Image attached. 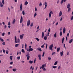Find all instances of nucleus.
Returning <instances> with one entry per match:
<instances>
[{
	"label": "nucleus",
	"mask_w": 73,
	"mask_h": 73,
	"mask_svg": "<svg viewBox=\"0 0 73 73\" xmlns=\"http://www.w3.org/2000/svg\"><path fill=\"white\" fill-rule=\"evenodd\" d=\"M15 43H19L20 41V40L19 38H18L17 39V37H16V36H15Z\"/></svg>",
	"instance_id": "f257e3e1"
},
{
	"label": "nucleus",
	"mask_w": 73,
	"mask_h": 73,
	"mask_svg": "<svg viewBox=\"0 0 73 73\" xmlns=\"http://www.w3.org/2000/svg\"><path fill=\"white\" fill-rule=\"evenodd\" d=\"M46 66V64H43L42 66L40 67V69H43V70L44 71H46V69L45 68H44V67H45Z\"/></svg>",
	"instance_id": "f03ea898"
},
{
	"label": "nucleus",
	"mask_w": 73,
	"mask_h": 73,
	"mask_svg": "<svg viewBox=\"0 0 73 73\" xmlns=\"http://www.w3.org/2000/svg\"><path fill=\"white\" fill-rule=\"evenodd\" d=\"M53 47V44H52L51 45H50L49 47V49L51 51L53 50V48H52Z\"/></svg>",
	"instance_id": "7ed1b4c3"
},
{
	"label": "nucleus",
	"mask_w": 73,
	"mask_h": 73,
	"mask_svg": "<svg viewBox=\"0 0 73 73\" xmlns=\"http://www.w3.org/2000/svg\"><path fill=\"white\" fill-rule=\"evenodd\" d=\"M53 11H51L49 13V17L50 18L51 17V16L52 15H53Z\"/></svg>",
	"instance_id": "20e7f679"
},
{
	"label": "nucleus",
	"mask_w": 73,
	"mask_h": 73,
	"mask_svg": "<svg viewBox=\"0 0 73 73\" xmlns=\"http://www.w3.org/2000/svg\"><path fill=\"white\" fill-rule=\"evenodd\" d=\"M19 37L21 40L23 39V37H24V34H23L22 35H20Z\"/></svg>",
	"instance_id": "39448f33"
},
{
	"label": "nucleus",
	"mask_w": 73,
	"mask_h": 73,
	"mask_svg": "<svg viewBox=\"0 0 73 73\" xmlns=\"http://www.w3.org/2000/svg\"><path fill=\"white\" fill-rule=\"evenodd\" d=\"M27 51H28V52H31L32 51H33V48H29V49H27Z\"/></svg>",
	"instance_id": "423d86ee"
},
{
	"label": "nucleus",
	"mask_w": 73,
	"mask_h": 73,
	"mask_svg": "<svg viewBox=\"0 0 73 73\" xmlns=\"http://www.w3.org/2000/svg\"><path fill=\"white\" fill-rule=\"evenodd\" d=\"M30 20H28L27 22V25L28 27H29V26L30 25Z\"/></svg>",
	"instance_id": "0eeeda50"
},
{
	"label": "nucleus",
	"mask_w": 73,
	"mask_h": 73,
	"mask_svg": "<svg viewBox=\"0 0 73 73\" xmlns=\"http://www.w3.org/2000/svg\"><path fill=\"white\" fill-rule=\"evenodd\" d=\"M23 16H21V19H20V24H21V23H22V22H23Z\"/></svg>",
	"instance_id": "6e6552de"
},
{
	"label": "nucleus",
	"mask_w": 73,
	"mask_h": 73,
	"mask_svg": "<svg viewBox=\"0 0 73 73\" xmlns=\"http://www.w3.org/2000/svg\"><path fill=\"white\" fill-rule=\"evenodd\" d=\"M20 9L21 11H22V10H23V4H21Z\"/></svg>",
	"instance_id": "1a4fd4ad"
},
{
	"label": "nucleus",
	"mask_w": 73,
	"mask_h": 73,
	"mask_svg": "<svg viewBox=\"0 0 73 73\" xmlns=\"http://www.w3.org/2000/svg\"><path fill=\"white\" fill-rule=\"evenodd\" d=\"M45 5L44 9H45L46 8V7H47V3L46 2H45V3L43 4V5Z\"/></svg>",
	"instance_id": "9d476101"
},
{
	"label": "nucleus",
	"mask_w": 73,
	"mask_h": 73,
	"mask_svg": "<svg viewBox=\"0 0 73 73\" xmlns=\"http://www.w3.org/2000/svg\"><path fill=\"white\" fill-rule=\"evenodd\" d=\"M66 0H62L61 1V2H60V4H62L64 2H66Z\"/></svg>",
	"instance_id": "9b49d317"
},
{
	"label": "nucleus",
	"mask_w": 73,
	"mask_h": 73,
	"mask_svg": "<svg viewBox=\"0 0 73 73\" xmlns=\"http://www.w3.org/2000/svg\"><path fill=\"white\" fill-rule=\"evenodd\" d=\"M41 56L40 54H38V57H39V60H41Z\"/></svg>",
	"instance_id": "f8f14e48"
},
{
	"label": "nucleus",
	"mask_w": 73,
	"mask_h": 73,
	"mask_svg": "<svg viewBox=\"0 0 73 73\" xmlns=\"http://www.w3.org/2000/svg\"><path fill=\"white\" fill-rule=\"evenodd\" d=\"M70 3H68L67 6V8H70Z\"/></svg>",
	"instance_id": "ddd939ff"
},
{
	"label": "nucleus",
	"mask_w": 73,
	"mask_h": 73,
	"mask_svg": "<svg viewBox=\"0 0 73 73\" xmlns=\"http://www.w3.org/2000/svg\"><path fill=\"white\" fill-rule=\"evenodd\" d=\"M15 23H16V19H14L12 23L13 24H14Z\"/></svg>",
	"instance_id": "4468645a"
},
{
	"label": "nucleus",
	"mask_w": 73,
	"mask_h": 73,
	"mask_svg": "<svg viewBox=\"0 0 73 73\" xmlns=\"http://www.w3.org/2000/svg\"><path fill=\"white\" fill-rule=\"evenodd\" d=\"M66 31V29H65V27H64L63 29V33H65V32Z\"/></svg>",
	"instance_id": "2eb2a0df"
},
{
	"label": "nucleus",
	"mask_w": 73,
	"mask_h": 73,
	"mask_svg": "<svg viewBox=\"0 0 73 73\" xmlns=\"http://www.w3.org/2000/svg\"><path fill=\"white\" fill-rule=\"evenodd\" d=\"M60 56H63V54H64V51H62L60 53Z\"/></svg>",
	"instance_id": "dca6fc26"
},
{
	"label": "nucleus",
	"mask_w": 73,
	"mask_h": 73,
	"mask_svg": "<svg viewBox=\"0 0 73 73\" xmlns=\"http://www.w3.org/2000/svg\"><path fill=\"white\" fill-rule=\"evenodd\" d=\"M72 42H73V39H70L69 40V42L70 44H71V43H72Z\"/></svg>",
	"instance_id": "f3484780"
},
{
	"label": "nucleus",
	"mask_w": 73,
	"mask_h": 73,
	"mask_svg": "<svg viewBox=\"0 0 73 73\" xmlns=\"http://www.w3.org/2000/svg\"><path fill=\"white\" fill-rule=\"evenodd\" d=\"M0 6L1 7H3V3H2V2L1 1H0Z\"/></svg>",
	"instance_id": "a211bd4d"
},
{
	"label": "nucleus",
	"mask_w": 73,
	"mask_h": 73,
	"mask_svg": "<svg viewBox=\"0 0 73 73\" xmlns=\"http://www.w3.org/2000/svg\"><path fill=\"white\" fill-rule=\"evenodd\" d=\"M61 15H62V11H60L59 13V17H60Z\"/></svg>",
	"instance_id": "6ab92c4d"
},
{
	"label": "nucleus",
	"mask_w": 73,
	"mask_h": 73,
	"mask_svg": "<svg viewBox=\"0 0 73 73\" xmlns=\"http://www.w3.org/2000/svg\"><path fill=\"white\" fill-rule=\"evenodd\" d=\"M44 32H42V38H43L44 37Z\"/></svg>",
	"instance_id": "aec40b11"
},
{
	"label": "nucleus",
	"mask_w": 73,
	"mask_h": 73,
	"mask_svg": "<svg viewBox=\"0 0 73 73\" xmlns=\"http://www.w3.org/2000/svg\"><path fill=\"white\" fill-rule=\"evenodd\" d=\"M28 2L27 1H26L25 2V5H28Z\"/></svg>",
	"instance_id": "412c9836"
},
{
	"label": "nucleus",
	"mask_w": 73,
	"mask_h": 73,
	"mask_svg": "<svg viewBox=\"0 0 73 73\" xmlns=\"http://www.w3.org/2000/svg\"><path fill=\"white\" fill-rule=\"evenodd\" d=\"M37 50H39V51H40V52H41V51H42V50H41V49L40 48H38Z\"/></svg>",
	"instance_id": "4be33fe9"
},
{
	"label": "nucleus",
	"mask_w": 73,
	"mask_h": 73,
	"mask_svg": "<svg viewBox=\"0 0 73 73\" xmlns=\"http://www.w3.org/2000/svg\"><path fill=\"white\" fill-rule=\"evenodd\" d=\"M57 63H58V61H56L54 63V65H56L57 64Z\"/></svg>",
	"instance_id": "5701e85b"
},
{
	"label": "nucleus",
	"mask_w": 73,
	"mask_h": 73,
	"mask_svg": "<svg viewBox=\"0 0 73 73\" xmlns=\"http://www.w3.org/2000/svg\"><path fill=\"white\" fill-rule=\"evenodd\" d=\"M30 54H29V52H28L27 53V54L26 55V57H28V56H30L29 55H30Z\"/></svg>",
	"instance_id": "b1692460"
},
{
	"label": "nucleus",
	"mask_w": 73,
	"mask_h": 73,
	"mask_svg": "<svg viewBox=\"0 0 73 73\" xmlns=\"http://www.w3.org/2000/svg\"><path fill=\"white\" fill-rule=\"evenodd\" d=\"M60 48L59 47L58 48H57V51L58 52L59 51H60Z\"/></svg>",
	"instance_id": "393cba45"
},
{
	"label": "nucleus",
	"mask_w": 73,
	"mask_h": 73,
	"mask_svg": "<svg viewBox=\"0 0 73 73\" xmlns=\"http://www.w3.org/2000/svg\"><path fill=\"white\" fill-rule=\"evenodd\" d=\"M54 37L55 38H56L57 37V34L56 33H55L54 35Z\"/></svg>",
	"instance_id": "a878e982"
},
{
	"label": "nucleus",
	"mask_w": 73,
	"mask_h": 73,
	"mask_svg": "<svg viewBox=\"0 0 73 73\" xmlns=\"http://www.w3.org/2000/svg\"><path fill=\"white\" fill-rule=\"evenodd\" d=\"M33 61H31V60H30L29 61V63H30V64H32V63H33Z\"/></svg>",
	"instance_id": "bb28decb"
},
{
	"label": "nucleus",
	"mask_w": 73,
	"mask_h": 73,
	"mask_svg": "<svg viewBox=\"0 0 73 73\" xmlns=\"http://www.w3.org/2000/svg\"><path fill=\"white\" fill-rule=\"evenodd\" d=\"M44 39L45 40H47V37L46 36H44Z\"/></svg>",
	"instance_id": "cd10ccee"
},
{
	"label": "nucleus",
	"mask_w": 73,
	"mask_h": 73,
	"mask_svg": "<svg viewBox=\"0 0 73 73\" xmlns=\"http://www.w3.org/2000/svg\"><path fill=\"white\" fill-rule=\"evenodd\" d=\"M21 52L22 53H25V52L24 49H23L21 50Z\"/></svg>",
	"instance_id": "c85d7f7f"
},
{
	"label": "nucleus",
	"mask_w": 73,
	"mask_h": 73,
	"mask_svg": "<svg viewBox=\"0 0 73 73\" xmlns=\"http://www.w3.org/2000/svg\"><path fill=\"white\" fill-rule=\"evenodd\" d=\"M19 44H16L15 46V47H18V46H19Z\"/></svg>",
	"instance_id": "c756f323"
},
{
	"label": "nucleus",
	"mask_w": 73,
	"mask_h": 73,
	"mask_svg": "<svg viewBox=\"0 0 73 73\" xmlns=\"http://www.w3.org/2000/svg\"><path fill=\"white\" fill-rule=\"evenodd\" d=\"M12 58H13V57L12 56H10V58L11 60V61L12 60Z\"/></svg>",
	"instance_id": "7c9ffc66"
},
{
	"label": "nucleus",
	"mask_w": 73,
	"mask_h": 73,
	"mask_svg": "<svg viewBox=\"0 0 73 73\" xmlns=\"http://www.w3.org/2000/svg\"><path fill=\"white\" fill-rule=\"evenodd\" d=\"M35 39H36L37 41H40V39H38V38H35Z\"/></svg>",
	"instance_id": "2f4dec72"
},
{
	"label": "nucleus",
	"mask_w": 73,
	"mask_h": 73,
	"mask_svg": "<svg viewBox=\"0 0 73 73\" xmlns=\"http://www.w3.org/2000/svg\"><path fill=\"white\" fill-rule=\"evenodd\" d=\"M17 70L16 68H13V72H16Z\"/></svg>",
	"instance_id": "473e14b6"
},
{
	"label": "nucleus",
	"mask_w": 73,
	"mask_h": 73,
	"mask_svg": "<svg viewBox=\"0 0 73 73\" xmlns=\"http://www.w3.org/2000/svg\"><path fill=\"white\" fill-rule=\"evenodd\" d=\"M22 14L23 16H24L25 15V12L24 11H22Z\"/></svg>",
	"instance_id": "72a5a7b5"
},
{
	"label": "nucleus",
	"mask_w": 73,
	"mask_h": 73,
	"mask_svg": "<svg viewBox=\"0 0 73 73\" xmlns=\"http://www.w3.org/2000/svg\"><path fill=\"white\" fill-rule=\"evenodd\" d=\"M0 40L2 42H4V40H3L1 37H0Z\"/></svg>",
	"instance_id": "f704fd0d"
},
{
	"label": "nucleus",
	"mask_w": 73,
	"mask_h": 73,
	"mask_svg": "<svg viewBox=\"0 0 73 73\" xmlns=\"http://www.w3.org/2000/svg\"><path fill=\"white\" fill-rule=\"evenodd\" d=\"M68 8V12H69L70 11L71 9L70 8Z\"/></svg>",
	"instance_id": "c9c22d12"
},
{
	"label": "nucleus",
	"mask_w": 73,
	"mask_h": 73,
	"mask_svg": "<svg viewBox=\"0 0 73 73\" xmlns=\"http://www.w3.org/2000/svg\"><path fill=\"white\" fill-rule=\"evenodd\" d=\"M36 16H37V13H35L34 14V17H35Z\"/></svg>",
	"instance_id": "e433bc0d"
},
{
	"label": "nucleus",
	"mask_w": 73,
	"mask_h": 73,
	"mask_svg": "<svg viewBox=\"0 0 73 73\" xmlns=\"http://www.w3.org/2000/svg\"><path fill=\"white\" fill-rule=\"evenodd\" d=\"M62 31H61L60 33V36H62Z\"/></svg>",
	"instance_id": "4c0bfd02"
},
{
	"label": "nucleus",
	"mask_w": 73,
	"mask_h": 73,
	"mask_svg": "<svg viewBox=\"0 0 73 73\" xmlns=\"http://www.w3.org/2000/svg\"><path fill=\"white\" fill-rule=\"evenodd\" d=\"M52 68L54 69H56V68H57V66H53Z\"/></svg>",
	"instance_id": "58836bf2"
},
{
	"label": "nucleus",
	"mask_w": 73,
	"mask_h": 73,
	"mask_svg": "<svg viewBox=\"0 0 73 73\" xmlns=\"http://www.w3.org/2000/svg\"><path fill=\"white\" fill-rule=\"evenodd\" d=\"M27 57V60H29V58H30V56H29Z\"/></svg>",
	"instance_id": "ea45409f"
},
{
	"label": "nucleus",
	"mask_w": 73,
	"mask_h": 73,
	"mask_svg": "<svg viewBox=\"0 0 73 73\" xmlns=\"http://www.w3.org/2000/svg\"><path fill=\"white\" fill-rule=\"evenodd\" d=\"M5 35V33H3L2 34V36H4Z\"/></svg>",
	"instance_id": "a19ab883"
},
{
	"label": "nucleus",
	"mask_w": 73,
	"mask_h": 73,
	"mask_svg": "<svg viewBox=\"0 0 73 73\" xmlns=\"http://www.w3.org/2000/svg\"><path fill=\"white\" fill-rule=\"evenodd\" d=\"M8 25L9 26L11 25V22H9L8 23Z\"/></svg>",
	"instance_id": "79ce46f5"
},
{
	"label": "nucleus",
	"mask_w": 73,
	"mask_h": 73,
	"mask_svg": "<svg viewBox=\"0 0 73 73\" xmlns=\"http://www.w3.org/2000/svg\"><path fill=\"white\" fill-rule=\"evenodd\" d=\"M56 54V52H53L52 53V54L53 56L54 54Z\"/></svg>",
	"instance_id": "37998d69"
},
{
	"label": "nucleus",
	"mask_w": 73,
	"mask_h": 73,
	"mask_svg": "<svg viewBox=\"0 0 73 73\" xmlns=\"http://www.w3.org/2000/svg\"><path fill=\"white\" fill-rule=\"evenodd\" d=\"M2 3L3 5L4 4V0H2Z\"/></svg>",
	"instance_id": "c03bdc74"
},
{
	"label": "nucleus",
	"mask_w": 73,
	"mask_h": 73,
	"mask_svg": "<svg viewBox=\"0 0 73 73\" xmlns=\"http://www.w3.org/2000/svg\"><path fill=\"white\" fill-rule=\"evenodd\" d=\"M48 58L49 61H50L51 60V58L50 57H48Z\"/></svg>",
	"instance_id": "a18cd8bd"
},
{
	"label": "nucleus",
	"mask_w": 73,
	"mask_h": 73,
	"mask_svg": "<svg viewBox=\"0 0 73 73\" xmlns=\"http://www.w3.org/2000/svg\"><path fill=\"white\" fill-rule=\"evenodd\" d=\"M36 59L35 58V59L34 60V63L35 64L36 63Z\"/></svg>",
	"instance_id": "49530a36"
},
{
	"label": "nucleus",
	"mask_w": 73,
	"mask_h": 73,
	"mask_svg": "<svg viewBox=\"0 0 73 73\" xmlns=\"http://www.w3.org/2000/svg\"><path fill=\"white\" fill-rule=\"evenodd\" d=\"M39 7H41V5H42V3H41L40 2L39 3Z\"/></svg>",
	"instance_id": "de8ad7c7"
},
{
	"label": "nucleus",
	"mask_w": 73,
	"mask_h": 73,
	"mask_svg": "<svg viewBox=\"0 0 73 73\" xmlns=\"http://www.w3.org/2000/svg\"><path fill=\"white\" fill-rule=\"evenodd\" d=\"M44 54H45V52L44 51L42 55V57H44Z\"/></svg>",
	"instance_id": "09e8293b"
},
{
	"label": "nucleus",
	"mask_w": 73,
	"mask_h": 73,
	"mask_svg": "<svg viewBox=\"0 0 73 73\" xmlns=\"http://www.w3.org/2000/svg\"><path fill=\"white\" fill-rule=\"evenodd\" d=\"M2 45H5V43L4 42H3L2 43Z\"/></svg>",
	"instance_id": "8fccbe9b"
},
{
	"label": "nucleus",
	"mask_w": 73,
	"mask_h": 73,
	"mask_svg": "<svg viewBox=\"0 0 73 73\" xmlns=\"http://www.w3.org/2000/svg\"><path fill=\"white\" fill-rule=\"evenodd\" d=\"M6 54H8V50H6Z\"/></svg>",
	"instance_id": "3c124183"
},
{
	"label": "nucleus",
	"mask_w": 73,
	"mask_h": 73,
	"mask_svg": "<svg viewBox=\"0 0 73 73\" xmlns=\"http://www.w3.org/2000/svg\"><path fill=\"white\" fill-rule=\"evenodd\" d=\"M37 8H36V7H35V12H36L37 11Z\"/></svg>",
	"instance_id": "603ef678"
},
{
	"label": "nucleus",
	"mask_w": 73,
	"mask_h": 73,
	"mask_svg": "<svg viewBox=\"0 0 73 73\" xmlns=\"http://www.w3.org/2000/svg\"><path fill=\"white\" fill-rule=\"evenodd\" d=\"M33 23H32L31 25V27H32L33 26Z\"/></svg>",
	"instance_id": "864d4df0"
},
{
	"label": "nucleus",
	"mask_w": 73,
	"mask_h": 73,
	"mask_svg": "<svg viewBox=\"0 0 73 73\" xmlns=\"http://www.w3.org/2000/svg\"><path fill=\"white\" fill-rule=\"evenodd\" d=\"M44 44H43L42 46H41V47L42 48H44Z\"/></svg>",
	"instance_id": "5fc2aeb1"
},
{
	"label": "nucleus",
	"mask_w": 73,
	"mask_h": 73,
	"mask_svg": "<svg viewBox=\"0 0 73 73\" xmlns=\"http://www.w3.org/2000/svg\"><path fill=\"white\" fill-rule=\"evenodd\" d=\"M3 50V53H5V50H4V49H3L2 50Z\"/></svg>",
	"instance_id": "6e6d98bb"
},
{
	"label": "nucleus",
	"mask_w": 73,
	"mask_h": 73,
	"mask_svg": "<svg viewBox=\"0 0 73 73\" xmlns=\"http://www.w3.org/2000/svg\"><path fill=\"white\" fill-rule=\"evenodd\" d=\"M59 2H60V0H58V1H57V4H58Z\"/></svg>",
	"instance_id": "4d7b16f0"
},
{
	"label": "nucleus",
	"mask_w": 73,
	"mask_h": 73,
	"mask_svg": "<svg viewBox=\"0 0 73 73\" xmlns=\"http://www.w3.org/2000/svg\"><path fill=\"white\" fill-rule=\"evenodd\" d=\"M48 48V44H46V49H47Z\"/></svg>",
	"instance_id": "13d9d810"
},
{
	"label": "nucleus",
	"mask_w": 73,
	"mask_h": 73,
	"mask_svg": "<svg viewBox=\"0 0 73 73\" xmlns=\"http://www.w3.org/2000/svg\"><path fill=\"white\" fill-rule=\"evenodd\" d=\"M20 56L18 57L17 58V59H18V60H20Z\"/></svg>",
	"instance_id": "bf43d9fd"
},
{
	"label": "nucleus",
	"mask_w": 73,
	"mask_h": 73,
	"mask_svg": "<svg viewBox=\"0 0 73 73\" xmlns=\"http://www.w3.org/2000/svg\"><path fill=\"white\" fill-rule=\"evenodd\" d=\"M10 34H11V32H8V35H10Z\"/></svg>",
	"instance_id": "052dcab7"
},
{
	"label": "nucleus",
	"mask_w": 73,
	"mask_h": 73,
	"mask_svg": "<svg viewBox=\"0 0 73 73\" xmlns=\"http://www.w3.org/2000/svg\"><path fill=\"white\" fill-rule=\"evenodd\" d=\"M70 19H71V20H73V16H72L71 17Z\"/></svg>",
	"instance_id": "680f3d73"
},
{
	"label": "nucleus",
	"mask_w": 73,
	"mask_h": 73,
	"mask_svg": "<svg viewBox=\"0 0 73 73\" xmlns=\"http://www.w3.org/2000/svg\"><path fill=\"white\" fill-rule=\"evenodd\" d=\"M50 29L49 28L48 30V32H50Z\"/></svg>",
	"instance_id": "e2e57ef3"
},
{
	"label": "nucleus",
	"mask_w": 73,
	"mask_h": 73,
	"mask_svg": "<svg viewBox=\"0 0 73 73\" xmlns=\"http://www.w3.org/2000/svg\"><path fill=\"white\" fill-rule=\"evenodd\" d=\"M27 44H25V48L26 49H27Z\"/></svg>",
	"instance_id": "0e129e2a"
},
{
	"label": "nucleus",
	"mask_w": 73,
	"mask_h": 73,
	"mask_svg": "<svg viewBox=\"0 0 73 73\" xmlns=\"http://www.w3.org/2000/svg\"><path fill=\"white\" fill-rule=\"evenodd\" d=\"M10 65H12V64H13V62H11L10 63Z\"/></svg>",
	"instance_id": "69168bd1"
},
{
	"label": "nucleus",
	"mask_w": 73,
	"mask_h": 73,
	"mask_svg": "<svg viewBox=\"0 0 73 73\" xmlns=\"http://www.w3.org/2000/svg\"><path fill=\"white\" fill-rule=\"evenodd\" d=\"M69 33H68L67 34V37H69Z\"/></svg>",
	"instance_id": "338daca9"
},
{
	"label": "nucleus",
	"mask_w": 73,
	"mask_h": 73,
	"mask_svg": "<svg viewBox=\"0 0 73 73\" xmlns=\"http://www.w3.org/2000/svg\"><path fill=\"white\" fill-rule=\"evenodd\" d=\"M69 52H67V54L68 56V55H69Z\"/></svg>",
	"instance_id": "774afa93"
}]
</instances>
